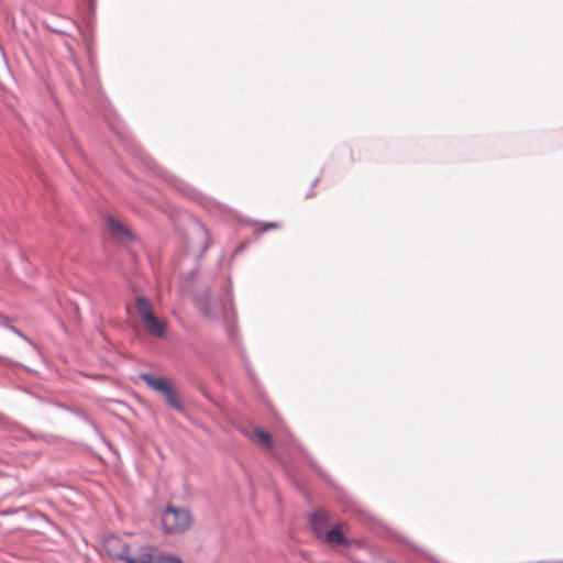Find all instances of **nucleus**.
I'll return each mask as SVG.
<instances>
[{"label":"nucleus","instance_id":"obj_1","mask_svg":"<svg viewBox=\"0 0 563 563\" xmlns=\"http://www.w3.org/2000/svg\"><path fill=\"white\" fill-rule=\"evenodd\" d=\"M328 522V515L324 511H317L311 517V523L314 532L323 538V541L331 547L350 545L351 541L346 538L345 533L349 531V526L344 521L338 522L330 530L324 531V525Z\"/></svg>","mask_w":563,"mask_h":563},{"label":"nucleus","instance_id":"obj_6","mask_svg":"<svg viewBox=\"0 0 563 563\" xmlns=\"http://www.w3.org/2000/svg\"><path fill=\"white\" fill-rule=\"evenodd\" d=\"M142 379L155 391L163 394L165 391H168L167 388L172 385V382L163 378V377H155L148 374H143Z\"/></svg>","mask_w":563,"mask_h":563},{"label":"nucleus","instance_id":"obj_5","mask_svg":"<svg viewBox=\"0 0 563 563\" xmlns=\"http://www.w3.org/2000/svg\"><path fill=\"white\" fill-rule=\"evenodd\" d=\"M107 224H108L110 232L118 239L125 241V240H131L133 238L129 228L125 227V224L122 223L120 220L109 217L107 219Z\"/></svg>","mask_w":563,"mask_h":563},{"label":"nucleus","instance_id":"obj_10","mask_svg":"<svg viewBox=\"0 0 563 563\" xmlns=\"http://www.w3.org/2000/svg\"><path fill=\"white\" fill-rule=\"evenodd\" d=\"M155 563H183V561L175 555L161 554L156 555Z\"/></svg>","mask_w":563,"mask_h":563},{"label":"nucleus","instance_id":"obj_11","mask_svg":"<svg viewBox=\"0 0 563 563\" xmlns=\"http://www.w3.org/2000/svg\"><path fill=\"white\" fill-rule=\"evenodd\" d=\"M279 228H280V224L277 222H266V223H261L260 227L257 228V231L266 232L271 229H279Z\"/></svg>","mask_w":563,"mask_h":563},{"label":"nucleus","instance_id":"obj_4","mask_svg":"<svg viewBox=\"0 0 563 563\" xmlns=\"http://www.w3.org/2000/svg\"><path fill=\"white\" fill-rule=\"evenodd\" d=\"M104 548L110 556L122 560L124 562L129 555L128 544L115 537H111V538L107 539L106 543H104Z\"/></svg>","mask_w":563,"mask_h":563},{"label":"nucleus","instance_id":"obj_8","mask_svg":"<svg viewBox=\"0 0 563 563\" xmlns=\"http://www.w3.org/2000/svg\"><path fill=\"white\" fill-rule=\"evenodd\" d=\"M168 391L163 393L162 395L165 397L167 404L176 409L177 411H183V405L178 397L177 391L175 390L173 384L167 388Z\"/></svg>","mask_w":563,"mask_h":563},{"label":"nucleus","instance_id":"obj_2","mask_svg":"<svg viewBox=\"0 0 563 563\" xmlns=\"http://www.w3.org/2000/svg\"><path fill=\"white\" fill-rule=\"evenodd\" d=\"M135 308L145 332L155 338H165L168 322L154 313L150 300L143 296L137 297Z\"/></svg>","mask_w":563,"mask_h":563},{"label":"nucleus","instance_id":"obj_9","mask_svg":"<svg viewBox=\"0 0 563 563\" xmlns=\"http://www.w3.org/2000/svg\"><path fill=\"white\" fill-rule=\"evenodd\" d=\"M251 439L254 442L264 446L265 449L272 448L273 441L271 434L262 429L254 430L253 434L251 435Z\"/></svg>","mask_w":563,"mask_h":563},{"label":"nucleus","instance_id":"obj_7","mask_svg":"<svg viewBox=\"0 0 563 563\" xmlns=\"http://www.w3.org/2000/svg\"><path fill=\"white\" fill-rule=\"evenodd\" d=\"M156 556L150 548H143L137 555H128L125 563H155Z\"/></svg>","mask_w":563,"mask_h":563},{"label":"nucleus","instance_id":"obj_3","mask_svg":"<svg viewBox=\"0 0 563 563\" xmlns=\"http://www.w3.org/2000/svg\"><path fill=\"white\" fill-rule=\"evenodd\" d=\"M162 522L166 533H181L191 526V515L187 509L168 506Z\"/></svg>","mask_w":563,"mask_h":563}]
</instances>
